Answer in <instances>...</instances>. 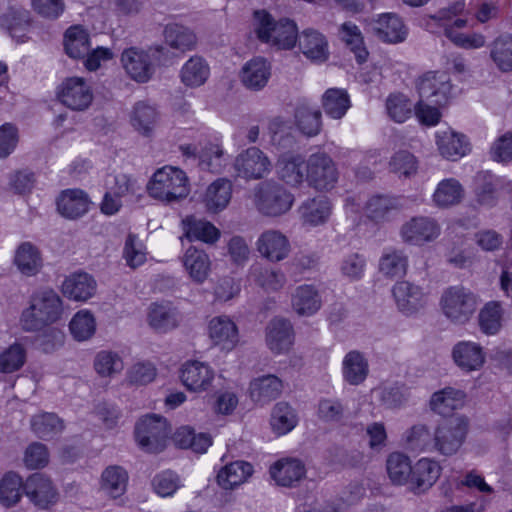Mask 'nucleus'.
<instances>
[{
  "mask_svg": "<svg viewBox=\"0 0 512 512\" xmlns=\"http://www.w3.org/2000/svg\"><path fill=\"white\" fill-rule=\"evenodd\" d=\"M465 393L459 389L446 387L433 393L430 399V408L435 413L448 416L464 404Z\"/></svg>",
  "mask_w": 512,
  "mask_h": 512,
  "instance_id": "nucleus-35",
  "label": "nucleus"
},
{
  "mask_svg": "<svg viewBox=\"0 0 512 512\" xmlns=\"http://www.w3.org/2000/svg\"><path fill=\"white\" fill-rule=\"evenodd\" d=\"M350 106L349 95L344 89L330 88L322 96L323 110L333 119H341Z\"/></svg>",
  "mask_w": 512,
  "mask_h": 512,
  "instance_id": "nucleus-45",
  "label": "nucleus"
},
{
  "mask_svg": "<svg viewBox=\"0 0 512 512\" xmlns=\"http://www.w3.org/2000/svg\"><path fill=\"white\" fill-rule=\"evenodd\" d=\"M440 306L443 314L455 324H465L475 313L477 297L463 286H451L444 290Z\"/></svg>",
  "mask_w": 512,
  "mask_h": 512,
  "instance_id": "nucleus-4",
  "label": "nucleus"
},
{
  "mask_svg": "<svg viewBox=\"0 0 512 512\" xmlns=\"http://www.w3.org/2000/svg\"><path fill=\"white\" fill-rule=\"evenodd\" d=\"M440 464L430 458H421L413 466L410 485L414 492L421 493L430 489L441 475Z\"/></svg>",
  "mask_w": 512,
  "mask_h": 512,
  "instance_id": "nucleus-22",
  "label": "nucleus"
},
{
  "mask_svg": "<svg viewBox=\"0 0 512 512\" xmlns=\"http://www.w3.org/2000/svg\"><path fill=\"white\" fill-rule=\"evenodd\" d=\"M395 303L403 314L412 315L427 304V295L423 289L408 281L397 282L392 289Z\"/></svg>",
  "mask_w": 512,
  "mask_h": 512,
  "instance_id": "nucleus-14",
  "label": "nucleus"
},
{
  "mask_svg": "<svg viewBox=\"0 0 512 512\" xmlns=\"http://www.w3.org/2000/svg\"><path fill=\"white\" fill-rule=\"evenodd\" d=\"M398 210L399 204L397 200L384 195L371 197L365 206L366 216L375 223L391 220Z\"/></svg>",
  "mask_w": 512,
  "mask_h": 512,
  "instance_id": "nucleus-41",
  "label": "nucleus"
},
{
  "mask_svg": "<svg viewBox=\"0 0 512 512\" xmlns=\"http://www.w3.org/2000/svg\"><path fill=\"white\" fill-rule=\"evenodd\" d=\"M209 336L222 349L231 350L239 341L236 324L227 316H217L209 322Z\"/></svg>",
  "mask_w": 512,
  "mask_h": 512,
  "instance_id": "nucleus-25",
  "label": "nucleus"
},
{
  "mask_svg": "<svg viewBox=\"0 0 512 512\" xmlns=\"http://www.w3.org/2000/svg\"><path fill=\"white\" fill-rule=\"evenodd\" d=\"M256 247L261 256L272 262L285 259L290 252L288 238L279 230L274 229L262 232L257 239Z\"/></svg>",
  "mask_w": 512,
  "mask_h": 512,
  "instance_id": "nucleus-18",
  "label": "nucleus"
},
{
  "mask_svg": "<svg viewBox=\"0 0 512 512\" xmlns=\"http://www.w3.org/2000/svg\"><path fill=\"white\" fill-rule=\"evenodd\" d=\"M305 163L301 155L285 153L277 161V174L285 183L297 186L305 179Z\"/></svg>",
  "mask_w": 512,
  "mask_h": 512,
  "instance_id": "nucleus-30",
  "label": "nucleus"
},
{
  "mask_svg": "<svg viewBox=\"0 0 512 512\" xmlns=\"http://www.w3.org/2000/svg\"><path fill=\"white\" fill-rule=\"evenodd\" d=\"M321 111L307 101L299 102L294 111V122L298 130L305 136L313 137L320 133Z\"/></svg>",
  "mask_w": 512,
  "mask_h": 512,
  "instance_id": "nucleus-29",
  "label": "nucleus"
},
{
  "mask_svg": "<svg viewBox=\"0 0 512 512\" xmlns=\"http://www.w3.org/2000/svg\"><path fill=\"white\" fill-rule=\"evenodd\" d=\"M121 63L126 73L139 83L149 81L155 71L149 52L136 47L127 48L122 52Z\"/></svg>",
  "mask_w": 512,
  "mask_h": 512,
  "instance_id": "nucleus-13",
  "label": "nucleus"
},
{
  "mask_svg": "<svg viewBox=\"0 0 512 512\" xmlns=\"http://www.w3.org/2000/svg\"><path fill=\"white\" fill-rule=\"evenodd\" d=\"M57 96L63 105L75 111L87 109L93 100L90 86L79 77H71L63 81Z\"/></svg>",
  "mask_w": 512,
  "mask_h": 512,
  "instance_id": "nucleus-11",
  "label": "nucleus"
},
{
  "mask_svg": "<svg viewBox=\"0 0 512 512\" xmlns=\"http://www.w3.org/2000/svg\"><path fill=\"white\" fill-rule=\"evenodd\" d=\"M69 328L76 340L85 341L95 333V319L89 311L81 310L74 315L70 321Z\"/></svg>",
  "mask_w": 512,
  "mask_h": 512,
  "instance_id": "nucleus-63",
  "label": "nucleus"
},
{
  "mask_svg": "<svg viewBox=\"0 0 512 512\" xmlns=\"http://www.w3.org/2000/svg\"><path fill=\"white\" fill-rule=\"evenodd\" d=\"M170 432L167 420L156 414L144 416L135 426L139 446L151 453H159L165 448Z\"/></svg>",
  "mask_w": 512,
  "mask_h": 512,
  "instance_id": "nucleus-7",
  "label": "nucleus"
},
{
  "mask_svg": "<svg viewBox=\"0 0 512 512\" xmlns=\"http://www.w3.org/2000/svg\"><path fill=\"white\" fill-rule=\"evenodd\" d=\"M96 281L85 272H78L67 277L62 284V292L69 299L86 301L96 291Z\"/></svg>",
  "mask_w": 512,
  "mask_h": 512,
  "instance_id": "nucleus-27",
  "label": "nucleus"
},
{
  "mask_svg": "<svg viewBox=\"0 0 512 512\" xmlns=\"http://www.w3.org/2000/svg\"><path fill=\"white\" fill-rule=\"evenodd\" d=\"M147 320L152 329L165 333L178 326L179 315L177 310L169 304L154 303L149 307Z\"/></svg>",
  "mask_w": 512,
  "mask_h": 512,
  "instance_id": "nucleus-36",
  "label": "nucleus"
},
{
  "mask_svg": "<svg viewBox=\"0 0 512 512\" xmlns=\"http://www.w3.org/2000/svg\"><path fill=\"white\" fill-rule=\"evenodd\" d=\"M2 25L17 40L22 39L30 25V14L22 8H11L2 18Z\"/></svg>",
  "mask_w": 512,
  "mask_h": 512,
  "instance_id": "nucleus-60",
  "label": "nucleus"
},
{
  "mask_svg": "<svg viewBox=\"0 0 512 512\" xmlns=\"http://www.w3.org/2000/svg\"><path fill=\"white\" fill-rule=\"evenodd\" d=\"M420 98L436 106L447 103L451 84L450 77L445 72H428L418 83Z\"/></svg>",
  "mask_w": 512,
  "mask_h": 512,
  "instance_id": "nucleus-12",
  "label": "nucleus"
},
{
  "mask_svg": "<svg viewBox=\"0 0 512 512\" xmlns=\"http://www.w3.org/2000/svg\"><path fill=\"white\" fill-rule=\"evenodd\" d=\"M65 51L71 58H82L88 54L89 35L79 26L70 27L65 33Z\"/></svg>",
  "mask_w": 512,
  "mask_h": 512,
  "instance_id": "nucleus-55",
  "label": "nucleus"
},
{
  "mask_svg": "<svg viewBox=\"0 0 512 512\" xmlns=\"http://www.w3.org/2000/svg\"><path fill=\"white\" fill-rule=\"evenodd\" d=\"M305 179L317 191H329L338 182L339 172L333 159L324 152L311 154L305 163Z\"/></svg>",
  "mask_w": 512,
  "mask_h": 512,
  "instance_id": "nucleus-8",
  "label": "nucleus"
},
{
  "mask_svg": "<svg viewBox=\"0 0 512 512\" xmlns=\"http://www.w3.org/2000/svg\"><path fill=\"white\" fill-rule=\"evenodd\" d=\"M199 164L202 169L212 173H222L227 165V158L218 143H207L199 152Z\"/></svg>",
  "mask_w": 512,
  "mask_h": 512,
  "instance_id": "nucleus-54",
  "label": "nucleus"
},
{
  "mask_svg": "<svg viewBox=\"0 0 512 512\" xmlns=\"http://www.w3.org/2000/svg\"><path fill=\"white\" fill-rule=\"evenodd\" d=\"M407 267V255L397 249H386L379 261L380 272L389 278L403 277L406 274Z\"/></svg>",
  "mask_w": 512,
  "mask_h": 512,
  "instance_id": "nucleus-46",
  "label": "nucleus"
},
{
  "mask_svg": "<svg viewBox=\"0 0 512 512\" xmlns=\"http://www.w3.org/2000/svg\"><path fill=\"white\" fill-rule=\"evenodd\" d=\"M283 384L277 376L269 374L250 382V398L258 405H265L275 400L282 393Z\"/></svg>",
  "mask_w": 512,
  "mask_h": 512,
  "instance_id": "nucleus-24",
  "label": "nucleus"
},
{
  "mask_svg": "<svg viewBox=\"0 0 512 512\" xmlns=\"http://www.w3.org/2000/svg\"><path fill=\"white\" fill-rule=\"evenodd\" d=\"M31 428L40 438L48 439L63 430L62 420L54 413H42L32 417Z\"/></svg>",
  "mask_w": 512,
  "mask_h": 512,
  "instance_id": "nucleus-59",
  "label": "nucleus"
},
{
  "mask_svg": "<svg viewBox=\"0 0 512 512\" xmlns=\"http://www.w3.org/2000/svg\"><path fill=\"white\" fill-rule=\"evenodd\" d=\"M463 192V187L458 180L444 179L438 184L433 194V202L437 207L447 208L458 204L463 197Z\"/></svg>",
  "mask_w": 512,
  "mask_h": 512,
  "instance_id": "nucleus-49",
  "label": "nucleus"
},
{
  "mask_svg": "<svg viewBox=\"0 0 512 512\" xmlns=\"http://www.w3.org/2000/svg\"><path fill=\"white\" fill-rule=\"evenodd\" d=\"M270 476L278 486L296 487L306 476L304 463L296 458H284L270 467Z\"/></svg>",
  "mask_w": 512,
  "mask_h": 512,
  "instance_id": "nucleus-19",
  "label": "nucleus"
},
{
  "mask_svg": "<svg viewBox=\"0 0 512 512\" xmlns=\"http://www.w3.org/2000/svg\"><path fill=\"white\" fill-rule=\"evenodd\" d=\"M14 262L19 271L26 276L37 274L42 267L40 251L30 242H24L18 247Z\"/></svg>",
  "mask_w": 512,
  "mask_h": 512,
  "instance_id": "nucleus-43",
  "label": "nucleus"
},
{
  "mask_svg": "<svg viewBox=\"0 0 512 512\" xmlns=\"http://www.w3.org/2000/svg\"><path fill=\"white\" fill-rule=\"evenodd\" d=\"M232 196V183L226 178L212 182L205 193L204 202L211 212H218L227 207Z\"/></svg>",
  "mask_w": 512,
  "mask_h": 512,
  "instance_id": "nucleus-39",
  "label": "nucleus"
},
{
  "mask_svg": "<svg viewBox=\"0 0 512 512\" xmlns=\"http://www.w3.org/2000/svg\"><path fill=\"white\" fill-rule=\"evenodd\" d=\"M369 373V363L365 355L358 351L348 352L342 363L344 380L350 385H359L365 381Z\"/></svg>",
  "mask_w": 512,
  "mask_h": 512,
  "instance_id": "nucleus-32",
  "label": "nucleus"
},
{
  "mask_svg": "<svg viewBox=\"0 0 512 512\" xmlns=\"http://www.w3.org/2000/svg\"><path fill=\"white\" fill-rule=\"evenodd\" d=\"M253 466L246 461H234L220 469L217 483L223 489H233L246 482L253 474Z\"/></svg>",
  "mask_w": 512,
  "mask_h": 512,
  "instance_id": "nucleus-31",
  "label": "nucleus"
},
{
  "mask_svg": "<svg viewBox=\"0 0 512 512\" xmlns=\"http://www.w3.org/2000/svg\"><path fill=\"white\" fill-rule=\"evenodd\" d=\"M340 37L354 53L359 64L364 63L368 57V51L364 47L363 37L360 29L352 22H345L341 25Z\"/></svg>",
  "mask_w": 512,
  "mask_h": 512,
  "instance_id": "nucleus-56",
  "label": "nucleus"
},
{
  "mask_svg": "<svg viewBox=\"0 0 512 512\" xmlns=\"http://www.w3.org/2000/svg\"><path fill=\"white\" fill-rule=\"evenodd\" d=\"M291 308L299 317H310L322 307V297L313 284L297 286L290 296Z\"/></svg>",
  "mask_w": 512,
  "mask_h": 512,
  "instance_id": "nucleus-16",
  "label": "nucleus"
},
{
  "mask_svg": "<svg viewBox=\"0 0 512 512\" xmlns=\"http://www.w3.org/2000/svg\"><path fill=\"white\" fill-rule=\"evenodd\" d=\"M233 168L237 177L258 180L270 172L271 162L259 148L250 147L235 158Z\"/></svg>",
  "mask_w": 512,
  "mask_h": 512,
  "instance_id": "nucleus-9",
  "label": "nucleus"
},
{
  "mask_svg": "<svg viewBox=\"0 0 512 512\" xmlns=\"http://www.w3.org/2000/svg\"><path fill=\"white\" fill-rule=\"evenodd\" d=\"M331 209L329 199L325 196H318L305 200L299 207V214L305 225L316 227L328 221Z\"/></svg>",
  "mask_w": 512,
  "mask_h": 512,
  "instance_id": "nucleus-26",
  "label": "nucleus"
},
{
  "mask_svg": "<svg viewBox=\"0 0 512 512\" xmlns=\"http://www.w3.org/2000/svg\"><path fill=\"white\" fill-rule=\"evenodd\" d=\"M209 74L210 68L207 62L202 57L193 56L183 65L180 78L184 85L195 88L203 85Z\"/></svg>",
  "mask_w": 512,
  "mask_h": 512,
  "instance_id": "nucleus-44",
  "label": "nucleus"
},
{
  "mask_svg": "<svg viewBox=\"0 0 512 512\" xmlns=\"http://www.w3.org/2000/svg\"><path fill=\"white\" fill-rule=\"evenodd\" d=\"M403 440L409 450L432 452L433 436L425 424H416L407 429Z\"/></svg>",
  "mask_w": 512,
  "mask_h": 512,
  "instance_id": "nucleus-57",
  "label": "nucleus"
},
{
  "mask_svg": "<svg viewBox=\"0 0 512 512\" xmlns=\"http://www.w3.org/2000/svg\"><path fill=\"white\" fill-rule=\"evenodd\" d=\"M294 342L291 322L284 318L272 319L266 327V344L275 354L286 353Z\"/></svg>",
  "mask_w": 512,
  "mask_h": 512,
  "instance_id": "nucleus-20",
  "label": "nucleus"
},
{
  "mask_svg": "<svg viewBox=\"0 0 512 512\" xmlns=\"http://www.w3.org/2000/svg\"><path fill=\"white\" fill-rule=\"evenodd\" d=\"M270 77L271 65L262 57H255L249 60L240 72L242 84L247 89L253 91L262 90L267 85Z\"/></svg>",
  "mask_w": 512,
  "mask_h": 512,
  "instance_id": "nucleus-23",
  "label": "nucleus"
},
{
  "mask_svg": "<svg viewBox=\"0 0 512 512\" xmlns=\"http://www.w3.org/2000/svg\"><path fill=\"white\" fill-rule=\"evenodd\" d=\"M24 485L18 474L6 473L0 480V503L6 508L15 506L22 497Z\"/></svg>",
  "mask_w": 512,
  "mask_h": 512,
  "instance_id": "nucleus-51",
  "label": "nucleus"
},
{
  "mask_svg": "<svg viewBox=\"0 0 512 512\" xmlns=\"http://www.w3.org/2000/svg\"><path fill=\"white\" fill-rule=\"evenodd\" d=\"M90 198L81 189H67L57 198V210L65 218L75 220L85 215L90 208Z\"/></svg>",
  "mask_w": 512,
  "mask_h": 512,
  "instance_id": "nucleus-21",
  "label": "nucleus"
},
{
  "mask_svg": "<svg viewBox=\"0 0 512 512\" xmlns=\"http://www.w3.org/2000/svg\"><path fill=\"white\" fill-rule=\"evenodd\" d=\"M366 269V258L358 252H351L342 257L339 271L345 279L353 282L360 280Z\"/></svg>",
  "mask_w": 512,
  "mask_h": 512,
  "instance_id": "nucleus-62",
  "label": "nucleus"
},
{
  "mask_svg": "<svg viewBox=\"0 0 512 512\" xmlns=\"http://www.w3.org/2000/svg\"><path fill=\"white\" fill-rule=\"evenodd\" d=\"M187 223V237L191 240H200L202 242L213 244L220 238V231L211 222L188 217Z\"/></svg>",
  "mask_w": 512,
  "mask_h": 512,
  "instance_id": "nucleus-58",
  "label": "nucleus"
},
{
  "mask_svg": "<svg viewBox=\"0 0 512 512\" xmlns=\"http://www.w3.org/2000/svg\"><path fill=\"white\" fill-rule=\"evenodd\" d=\"M299 48L312 61L323 62L328 58V43L316 30L306 29L299 36Z\"/></svg>",
  "mask_w": 512,
  "mask_h": 512,
  "instance_id": "nucleus-33",
  "label": "nucleus"
},
{
  "mask_svg": "<svg viewBox=\"0 0 512 512\" xmlns=\"http://www.w3.org/2000/svg\"><path fill=\"white\" fill-rule=\"evenodd\" d=\"M436 137L439 152L446 159L457 160L470 151V144L463 134L445 130L438 132Z\"/></svg>",
  "mask_w": 512,
  "mask_h": 512,
  "instance_id": "nucleus-28",
  "label": "nucleus"
},
{
  "mask_svg": "<svg viewBox=\"0 0 512 512\" xmlns=\"http://www.w3.org/2000/svg\"><path fill=\"white\" fill-rule=\"evenodd\" d=\"M441 227L431 217L417 216L411 218L401 227L400 234L404 242L413 245H423L439 237Z\"/></svg>",
  "mask_w": 512,
  "mask_h": 512,
  "instance_id": "nucleus-10",
  "label": "nucleus"
},
{
  "mask_svg": "<svg viewBox=\"0 0 512 512\" xmlns=\"http://www.w3.org/2000/svg\"><path fill=\"white\" fill-rule=\"evenodd\" d=\"M500 187V179L490 172L481 171L475 176V195L478 203L483 206L496 205Z\"/></svg>",
  "mask_w": 512,
  "mask_h": 512,
  "instance_id": "nucleus-37",
  "label": "nucleus"
},
{
  "mask_svg": "<svg viewBox=\"0 0 512 512\" xmlns=\"http://www.w3.org/2000/svg\"><path fill=\"white\" fill-rule=\"evenodd\" d=\"M158 120L156 109L146 102H137L134 105L131 124L141 135L150 136Z\"/></svg>",
  "mask_w": 512,
  "mask_h": 512,
  "instance_id": "nucleus-47",
  "label": "nucleus"
},
{
  "mask_svg": "<svg viewBox=\"0 0 512 512\" xmlns=\"http://www.w3.org/2000/svg\"><path fill=\"white\" fill-rule=\"evenodd\" d=\"M298 419L294 409L286 402H278L272 409L270 424L277 435H285L295 428Z\"/></svg>",
  "mask_w": 512,
  "mask_h": 512,
  "instance_id": "nucleus-52",
  "label": "nucleus"
},
{
  "mask_svg": "<svg viewBox=\"0 0 512 512\" xmlns=\"http://www.w3.org/2000/svg\"><path fill=\"white\" fill-rule=\"evenodd\" d=\"M24 493L40 509H48L57 502V491L51 480L41 473L29 476L24 485Z\"/></svg>",
  "mask_w": 512,
  "mask_h": 512,
  "instance_id": "nucleus-15",
  "label": "nucleus"
},
{
  "mask_svg": "<svg viewBox=\"0 0 512 512\" xmlns=\"http://www.w3.org/2000/svg\"><path fill=\"white\" fill-rule=\"evenodd\" d=\"M386 469L394 484L403 485L410 482L413 466L407 455L400 452L391 453L386 461Z\"/></svg>",
  "mask_w": 512,
  "mask_h": 512,
  "instance_id": "nucleus-50",
  "label": "nucleus"
},
{
  "mask_svg": "<svg viewBox=\"0 0 512 512\" xmlns=\"http://www.w3.org/2000/svg\"><path fill=\"white\" fill-rule=\"evenodd\" d=\"M294 202V196L276 182L265 181L255 189V205L265 216L277 217L287 213Z\"/></svg>",
  "mask_w": 512,
  "mask_h": 512,
  "instance_id": "nucleus-6",
  "label": "nucleus"
},
{
  "mask_svg": "<svg viewBox=\"0 0 512 512\" xmlns=\"http://www.w3.org/2000/svg\"><path fill=\"white\" fill-rule=\"evenodd\" d=\"M273 145L283 149L291 148L295 139L291 133L290 122L284 117L277 116L271 119L268 126Z\"/></svg>",
  "mask_w": 512,
  "mask_h": 512,
  "instance_id": "nucleus-61",
  "label": "nucleus"
},
{
  "mask_svg": "<svg viewBox=\"0 0 512 512\" xmlns=\"http://www.w3.org/2000/svg\"><path fill=\"white\" fill-rule=\"evenodd\" d=\"M61 311L60 297L53 290L42 291L32 298L29 308L23 311L22 327L26 331H38L57 321Z\"/></svg>",
  "mask_w": 512,
  "mask_h": 512,
  "instance_id": "nucleus-2",
  "label": "nucleus"
},
{
  "mask_svg": "<svg viewBox=\"0 0 512 512\" xmlns=\"http://www.w3.org/2000/svg\"><path fill=\"white\" fill-rule=\"evenodd\" d=\"M151 197L170 203L185 198L189 193L186 174L175 167L158 169L147 185Z\"/></svg>",
  "mask_w": 512,
  "mask_h": 512,
  "instance_id": "nucleus-3",
  "label": "nucleus"
},
{
  "mask_svg": "<svg viewBox=\"0 0 512 512\" xmlns=\"http://www.w3.org/2000/svg\"><path fill=\"white\" fill-rule=\"evenodd\" d=\"M468 432V421L462 416L439 423L433 433L432 452L443 456L455 455L463 445Z\"/></svg>",
  "mask_w": 512,
  "mask_h": 512,
  "instance_id": "nucleus-5",
  "label": "nucleus"
},
{
  "mask_svg": "<svg viewBox=\"0 0 512 512\" xmlns=\"http://www.w3.org/2000/svg\"><path fill=\"white\" fill-rule=\"evenodd\" d=\"M490 58L495 67L503 72L512 71V35L502 34L489 45Z\"/></svg>",
  "mask_w": 512,
  "mask_h": 512,
  "instance_id": "nucleus-42",
  "label": "nucleus"
},
{
  "mask_svg": "<svg viewBox=\"0 0 512 512\" xmlns=\"http://www.w3.org/2000/svg\"><path fill=\"white\" fill-rule=\"evenodd\" d=\"M164 40L170 48L182 53L194 49L197 43L195 33L190 28L177 23L166 25Z\"/></svg>",
  "mask_w": 512,
  "mask_h": 512,
  "instance_id": "nucleus-40",
  "label": "nucleus"
},
{
  "mask_svg": "<svg viewBox=\"0 0 512 512\" xmlns=\"http://www.w3.org/2000/svg\"><path fill=\"white\" fill-rule=\"evenodd\" d=\"M182 262L194 282L203 283L208 277L211 262L203 250L189 247L183 255Z\"/></svg>",
  "mask_w": 512,
  "mask_h": 512,
  "instance_id": "nucleus-38",
  "label": "nucleus"
},
{
  "mask_svg": "<svg viewBox=\"0 0 512 512\" xmlns=\"http://www.w3.org/2000/svg\"><path fill=\"white\" fill-rule=\"evenodd\" d=\"M254 31L261 42L278 49L289 50L297 42L296 24L287 18L275 20L265 10L254 12Z\"/></svg>",
  "mask_w": 512,
  "mask_h": 512,
  "instance_id": "nucleus-1",
  "label": "nucleus"
},
{
  "mask_svg": "<svg viewBox=\"0 0 512 512\" xmlns=\"http://www.w3.org/2000/svg\"><path fill=\"white\" fill-rule=\"evenodd\" d=\"M452 354L455 363L466 371L480 369L485 361L482 347L473 342H459Z\"/></svg>",
  "mask_w": 512,
  "mask_h": 512,
  "instance_id": "nucleus-34",
  "label": "nucleus"
},
{
  "mask_svg": "<svg viewBox=\"0 0 512 512\" xmlns=\"http://www.w3.org/2000/svg\"><path fill=\"white\" fill-rule=\"evenodd\" d=\"M378 36L390 43H398L405 39L406 30L402 20L395 14H384L376 22Z\"/></svg>",
  "mask_w": 512,
  "mask_h": 512,
  "instance_id": "nucleus-48",
  "label": "nucleus"
},
{
  "mask_svg": "<svg viewBox=\"0 0 512 512\" xmlns=\"http://www.w3.org/2000/svg\"><path fill=\"white\" fill-rule=\"evenodd\" d=\"M214 370L206 363L190 361L181 369V381L183 385L193 392L207 391L214 380Z\"/></svg>",
  "mask_w": 512,
  "mask_h": 512,
  "instance_id": "nucleus-17",
  "label": "nucleus"
},
{
  "mask_svg": "<svg viewBox=\"0 0 512 512\" xmlns=\"http://www.w3.org/2000/svg\"><path fill=\"white\" fill-rule=\"evenodd\" d=\"M127 472L120 466H110L102 473L101 488L112 498L120 497L127 487Z\"/></svg>",
  "mask_w": 512,
  "mask_h": 512,
  "instance_id": "nucleus-53",
  "label": "nucleus"
},
{
  "mask_svg": "<svg viewBox=\"0 0 512 512\" xmlns=\"http://www.w3.org/2000/svg\"><path fill=\"white\" fill-rule=\"evenodd\" d=\"M157 369L150 361H140L133 364L126 372L128 384L134 386L147 385L155 380Z\"/></svg>",
  "mask_w": 512,
  "mask_h": 512,
  "instance_id": "nucleus-64",
  "label": "nucleus"
}]
</instances>
